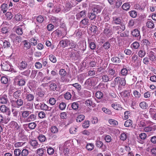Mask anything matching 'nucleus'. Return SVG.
<instances>
[{
  "label": "nucleus",
  "mask_w": 156,
  "mask_h": 156,
  "mask_svg": "<svg viewBox=\"0 0 156 156\" xmlns=\"http://www.w3.org/2000/svg\"><path fill=\"white\" fill-rule=\"evenodd\" d=\"M0 65L2 69L3 70L10 71L12 73H16L17 72L15 69L12 68V66L11 63L8 61H2Z\"/></svg>",
  "instance_id": "obj_1"
},
{
  "label": "nucleus",
  "mask_w": 156,
  "mask_h": 156,
  "mask_svg": "<svg viewBox=\"0 0 156 156\" xmlns=\"http://www.w3.org/2000/svg\"><path fill=\"white\" fill-rule=\"evenodd\" d=\"M115 82H119L118 87L120 88L122 87H124L126 84V81L125 78H120V77H117L114 79Z\"/></svg>",
  "instance_id": "obj_2"
},
{
  "label": "nucleus",
  "mask_w": 156,
  "mask_h": 156,
  "mask_svg": "<svg viewBox=\"0 0 156 156\" xmlns=\"http://www.w3.org/2000/svg\"><path fill=\"white\" fill-rule=\"evenodd\" d=\"M23 100L19 98L13 100L12 105L14 107L19 108L23 105Z\"/></svg>",
  "instance_id": "obj_3"
},
{
  "label": "nucleus",
  "mask_w": 156,
  "mask_h": 156,
  "mask_svg": "<svg viewBox=\"0 0 156 156\" xmlns=\"http://www.w3.org/2000/svg\"><path fill=\"white\" fill-rule=\"evenodd\" d=\"M111 27V25L108 23H106L105 24L103 33L107 36H108L112 34Z\"/></svg>",
  "instance_id": "obj_4"
},
{
  "label": "nucleus",
  "mask_w": 156,
  "mask_h": 156,
  "mask_svg": "<svg viewBox=\"0 0 156 156\" xmlns=\"http://www.w3.org/2000/svg\"><path fill=\"white\" fill-rule=\"evenodd\" d=\"M36 106L38 107L39 108H40L42 110L45 111H50L52 108L51 107L48 106L43 102L37 104Z\"/></svg>",
  "instance_id": "obj_5"
},
{
  "label": "nucleus",
  "mask_w": 156,
  "mask_h": 156,
  "mask_svg": "<svg viewBox=\"0 0 156 156\" xmlns=\"http://www.w3.org/2000/svg\"><path fill=\"white\" fill-rule=\"evenodd\" d=\"M21 76L19 75L16 76L15 79V80L17 82V84L19 86H22L25 84V82L23 78H21Z\"/></svg>",
  "instance_id": "obj_6"
},
{
  "label": "nucleus",
  "mask_w": 156,
  "mask_h": 156,
  "mask_svg": "<svg viewBox=\"0 0 156 156\" xmlns=\"http://www.w3.org/2000/svg\"><path fill=\"white\" fill-rule=\"evenodd\" d=\"M0 111L3 113H5L8 115H10L11 112L9 109L5 105H2L0 106Z\"/></svg>",
  "instance_id": "obj_7"
},
{
  "label": "nucleus",
  "mask_w": 156,
  "mask_h": 156,
  "mask_svg": "<svg viewBox=\"0 0 156 156\" xmlns=\"http://www.w3.org/2000/svg\"><path fill=\"white\" fill-rule=\"evenodd\" d=\"M131 33L133 37L136 38L137 40H140V35L139 30L137 29H135L131 32Z\"/></svg>",
  "instance_id": "obj_8"
},
{
  "label": "nucleus",
  "mask_w": 156,
  "mask_h": 156,
  "mask_svg": "<svg viewBox=\"0 0 156 156\" xmlns=\"http://www.w3.org/2000/svg\"><path fill=\"white\" fill-rule=\"evenodd\" d=\"M44 91L41 89H38L37 90V95L38 97L36 98V100L39 101L40 99L44 97Z\"/></svg>",
  "instance_id": "obj_9"
},
{
  "label": "nucleus",
  "mask_w": 156,
  "mask_h": 156,
  "mask_svg": "<svg viewBox=\"0 0 156 156\" xmlns=\"http://www.w3.org/2000/svg\"><path fill=\"white\" fill-rule=\"evenodd\" d=\"M73 6V5L72 4L71 2H67L63 6L64 9L63 11L64 12H66L69 11Z\"/></svg>",
  "instance_id": "obj_10"
},
{
  "label": "nucleus",
  "mask_w": 156,
  "mask_h": 156,
  "mask_svg": "<svg viewBox=\"0 0 156 156\" xmlns=\"http://www.w3.org/2000/svg\"><path fill=\"white\" fill-rule=\"evenodd\" d=\"M86 15V11L83 10L76 15V19L78 20H80L81 18H85Z\"/></svg>",
  "instance_id": "obj_11"
},
{
  "label": "nucleus",
  "mask_w": 156,
  "mask_h": 156,
  "mask_svg": "<svg viewBox=\"0 0 156 156\" xmlns=\"http://www.w3.org/2000/svg\"><path fill=\"white\" fill-rule=\"evenodd\" d=\"M80 26L82 27H84L89 25V20L86 18H84L82 20L80 23Z\"/></svg>",
  "instance_id": "obj_12"
},
{
  "label": "nucleus",
  "mask_w": 156,
  "mask_h": 156,
  "mask_svg": "<svg viewBox=\"0 0 156 156\" xmlns=\"http://www.w3.org/2000/svg\"><path fill=\"white\" fill-rule=\"evenodd\" d=\"M25 29L24 25L23 24L20 25L17 27L16 30V33L19 35H22L23 33V30Z\"/></svg>",
  "instance_id": "obj_13"
},
{
  "label": "nucleus",
  "mask_w": 156,
  "mask_h": 156,
  "mask_svg": "<svg viewBox=\"0 0 156 156\" xmlns=\"http://www.w3.org/2000/svg\"><path fill=\"white\" fill-rule=\"evenodd\" d=\"M9 102L7 96L6 95H3L0 97V103L2 104H7Z\"/></svg>",
  "instance_id": "obj_14"
},
{
  "label": "nucleus",
  "mask_w": 156,
  "mask_h": 156,
  "mask_svg": "<svg viewBox=\"0 0 156 156\" xmlns=\"http://www.w3.org/2000/svg\"><path fill=\"white\" fill-rule=\"evenodd\" d=\"M114 76H110L108 75H103L101 79L102 80V81L105 82H107L109 81H111L112 80Z\"/></svg>",
  "instance_id": "obj_15"
},
{
  "label": "nucleus",
  "mask_w": 156,
  "mask_h": 156,
  "mask_svg": "<svg viewBox=\"0 0 156 156\" xmlns=\"http://www.w3.org/2000/svg\"><path fill=\"white\" fill-rule=\"evenodd\" d=\"M64 32L63 34L62 33V32L60 30H55L54 32L55 33L56 36L58 37H61V36H63L66 35L67 33L66 29L65 27L64 28Z\"/></svg>",
  "instance_id": "obj_16"
},
{
  "label": "nucleus",
  "mask_w": 156,
  "mask_h": 156,
  "mask_svg": "<svg viewBox=\"0 0 156 156\" xmlns=\"http://www.w3.org/2000/svg\"><path fill=\"white\" fill-rule=\"evenodd\" d=\"M115 68H112L109 67L108 69V75L112 76H115L116 73L115 71Z\"/></svg>",
  "instance_id": "obj_17"
},
{
  "label": "nucleus",
  "mask_w": 156,
  "mask_h": 156,
  "mask_svg": "<svg viewBox=\"0 0 156 156\" xmlns=\"http://www.w3.org/2000/svg\"><path fill=\"white\" fill-rule=\"evenodd\" d=\"M7 23L6 22H3L2 25V27L1 29V32L3 34H6L8 31V27L6 26L8 25Z\"/></svg>",
  "instance_id": "obj_18"
},
{
  "label": "nucleus",
  "mask_w": 156,
  "mask_h": 156,
  "mask_svg": "<svg viewBox=\"0 0 156 156\" xmlns=\"http://www.w3.org/2000/svg\"><path fill=\"white\" fill-rule=\"evenodd\" d=\"M10 37L14 41L17 42L18 43L20 42L22 40L21 37L18 36L15 34H12Z\"/></svg>",
  "instance_id": "obj_19"
},
{
  "label": "nucleus",
  "mask_w": 156,
  "mask_h": 156,
  "mask_svg": "<svg viewBox=\"0 0 156 156\" xmlns=\"http://www.w3.org/2000/svg\"><path fill=\"white\" fill-rule=\"evenodd\" d=\"M51 21L55 26H57L60 23V19L55 16H52L51 18Z\"/></svg>",
  "instance_id": "obj_20"
},
{
  "label": "nucleus",
  "mask_w": 156,
  "mask_h": 156,
  "mask_svg": "<svg viewBox=\"0 0 156 156\" xmlns=\"http://www.w3.org/2000/svg\"><path fill=\"white\" fill-rule=\"evenodd\" d=\"M3 43L2 47L4 48L7 49L11 46L10 43L8 40H3L2 41Z\"/></svg>",
  "instance_id": "obj_21"
},
{
  "label": "nucleus",
  "mask_w": 156,
  "mask_h": 156,
  "mask_svg": "<svg viewBox=\"0 0 156 156\" xmlns=\"http://www.w3.org/2000/svg\"><path fill=\"white\" fill-rule=\"evenodd\" d=\"M69 40L65 39L61 41L59 44L63 48L68 46L69 44Z\"/></svg>",
  "instance_id": "obj_22"
},
{
  "label": "nucleus",
  "mask_w": 156,
  "mask_h": 156,
  "mask_svg": "<svg viewBox=\"0 0 156 156\" xmlns=\"http://www.w3.org/2000/svg\"><path fill=\"white\" fill-rule=\"evenodd\" d=\"M156 129V126H148L145 127L144 129V131L145 132H148L151 131H155Z\"/></svg>",
  "instance_id": "obj_23"
},
{
  "label": "nucleus",
  "mask_w": 156,
  "mask_h": 156,
  "mask_svg": "<svg viewBox=\"0 0 156 156\" xmlns=\"http://www.w3.org/2000/svg\"><path fill=\"white\" fill-rule=\"evenodd\" d=\"M91 11L97 15L98 13H100L101 11L100 7L98 5H95Z\"/></svg>",
  "instance_id": "obj_24"
},
{
  "label": "nucleus",
  "mask_w": 156,
  "mask_h": 156,
  "mask_svg": "<svg viewBox=\"0 0 156 156\" xmlns=\"http://www.w3.org/2000/svg\"><path fill=\"white\" fill-rule=\"evenodd\" d=\"M22 43L23 44V48L25 50H27L30 48V44L28 41L24 40Z\"/></svg>",
  "instance_id": "obj_25"
},
{
  "label": "nucleus",
  "mask_w": 156,
  "mask_h": 156,
  "mask_svg": "<svg viewBox=\"0 0 156 156\" xmlns=\"http://www.w3.org/2000/svg\"><path fill=\"white\" fill-rule=\"evenodd\" d=\"M49 83H50L49 85V89L53 91L56 90L57 88V84L52 82L51 81Z\"/></svg>",
  "instance_id": "obj_26"
},
{
  "label": "nucleus",
  "mask_w": 156,
  "mask_h": 156,
  "mask_svg": "<svg viewBox=\"0 0 156 156\" xmlns=\"http://www.w3.org/2000/svg\"><path fill=\"white\" fill-rule=\"evenodd\" d=\"M149 59L151 61L153 62L156 61V57L155 54L152 51H150L148 55Z\"/></svg>",
  "instance_id": "obj_27"
},
{
  "label": "nucleus",
  "mask_w": 156,
  "mask_h": 156,
  "mask_svg": "<svg viewBox=\"0 0 156 156\" xmlns=\"http://www.w3.org/2000/svg\"><path fill=\"white\" fill-rule=\"evenodd\" d=\"M36 119V116L34 114H30L26 119V121L27 122H30L33 121Z\"/></svg>",
  "instance_id": "obj_28"
},
{
  "label": "nucleus",
  "mask_w": 156,
  "mask_h": 156,
  "mask_svg": "<svg viewBox=\"0 0 156 156\" xmlns=\"http://www.w3.org/2000/svg\"><path fill=\"white\" fill-rule=\"evenodd\" d=\"M97 15L91 11L89 12L87 14V16L90 20H94L96 18Z\"/></svg>",
  "instance_id": "obj_29"
},
{
  "label": "nucleus",
  "mask_w": 156,
  "mask_h": 156,
  "mask_svg": "<svg viewBox=\"0 0 156 156\" xmlns=\"http://www.w3.org/2000/svg\"><path fill=\"white\" fill-rule=\"evenodd\" d=\"M29 143L34 148H37L39 147L40 145L38 144V142L35 140H31Z\"/></svg>",
  "instance_id": "obj_30"
},
{
  "label": "nucleus",
  "mask_w": 156,
  "mask_h": 156,
  "mask_svg": "<svg viewBox=\"0 0 156 156\" xmlns=\"http://www.w3.org/2000/svg\"><path fill=\"white\" fill-rule=\"evenodd\" d=\"M78 44H79V46L78 48L79 49L81 50L82 52L83 53L86 49V44L85 43L82 42L79 43Z\"/></svg>",
  "instance_id": "obj_31"
},
{
  "label": "nucleus",
  "mask_w": 156,
  "mask_h": 156,
  "mask_svg": "<svg viewBox=\"0 0 156 156\" xmlns=\"http://www.w3.org/2000/svg\"><path fill=\"white\" fill-rule=\"evenodd\" d=\"M26 99L28 101H32L34 98V95L30 94H27L25 95Z\"/></svg>",
  "instance_id": "obj_32"
},
{
  "label": "nucleus",
  "mask_w": 156,
  "mask_h": 156,
  "mask_svg": "<svg viewBox=\"0 0 156 156\" xmlns=\"http://www.w3.org/2000/svg\"><path fill=\"white\" fill-rule=\"evenodd\" d=\"M48 139L52 140H55L58 138V136L55 134L49 133L48 134Z\"/></svg>",
  "instance_id": "obj_33"
},
{
  "label": "nucleus",
  "mask_w": 156,
  "mask_h": 156,
  "mask_svg": "<svg viewBox=\"0 0 156 156\" xmlns=\"http://www.w3.org/2000/svg\"><path fill=\"white\" fill-rule=\"evenodd\" d=\"M21 113L22 117L24 119H26L31 112L28 111H25L22 112Z\"/></svg>",
  "instance_id": "obj_34"
},
{
  "label": "nucleus",
  "mask_w": 156,
  "mask_h": 156,
  "mask_svg": "<svg viewBox=\"0 0 156 156\" xmlns=\"http://www.w3.org/2000/svg\"><path fill=\"white\" fill-rule=\"evenodd\" d=\"M46 151L45 149L43 148L38 149L37 151L36 154L38 155L42 156Z\"/></svg>",
  "instance_id": "obj_35"
},
{
  "label": "nucleus",
  "mask_w": 156,
  "mask_h": 156,
  "mask_svg": "<svg viewBox=\"0 0 156 156\" xmlns=\"http://www.w3.org/2000/svg\"><path fill=\"white\" fill-rule=\"evenodd\" d=\"M114 2L115 4V7L118 9L122 4V0H114Z\"/></svg>",
  "instance_id": "obj_36"
},
{
  "label": "nucleus",
  "mask_w": 156,
  "mask_h": 156,
  "mask_svg": "<svg viewBox=\"0 0 156 156\" xmlns=\"http://www.w3.org/2000/svg\"><path fill=\"white\" fill-rule=\"evenodd\" d=\"M146 25L148 27L150 28H153L154 27V24L151 20H148L147 22Z\"/></svg>",
  "instance_id": "obj_37"
},
{
  "label": "nucleus",
  "mask_w": 156,
  "mask_h": 156,
  "mask_svg": "<svg viewBox=\"0 0 156 156\" xmlns=\"http://www.w3.org/2000/svg\"><path fill=\"white\" fill-rule=\"evenodd\" d=\"M1 10L4 13H5L7 12L8 9V5L5 3H3L0 7Z\"/></svg>",
  "instance_id": "obj_38"
},
{
  "label": "nucleus",
  "mask_w": 156,
  "mask_h": 156,
  "mask_svg": "<svg viewBox=\"0 0 156 156\" xmlns=\"http://www.w3.org/2000/svg\"><path fill=\"white\" fill-rule=\"evenodd\" d=\"M112 22L116 24H120L121 23V20L119 17H115L113 18Z\"/></svg>",
  "instance_id": "obj_39"
},
{
  "label": "nucleus",
  "mask_w": 156,
  "mask_h": 156,
  "mask_svg": "<svg viewBox=\"0 0 156 156\" xmlns=\"http://www.w3.org/2000/svg\"><path fill=\"white\" fill-rule=\"evenodd\" d=\"M120 73L122 76L127 75L128 73V70L126 69V66H123V68L121 70Z\"/></svg>",
  "instance_id": "obj_40"
},
{
  "label": "nucleus",
  "mask_w": 156,
  "mask_h": 156,
  "mask_svg": "<svg viewBox=\"0 0 156 156\" xmlns=\"http://www.w3.org/2000/svg\"><path fill=\"white\" fill-rule=\"evenodd\" d=\"M130 7V4L128 2H126L122 5V9L128 11L129 10Z\"/></svg>",
  "instance_id": "obj_41"
},
{
  "label": "nucleus",
  "mask_w": 156,
  "mask_h": 156,
  "mask_svg": "<svg viewBox=\"0 0 156 156\" xmlns=\"http://www.w3.org/2000/svg\"><path fill=\"white\" fill-rule=\"evenodd\" d=\"M140 107L143 109H145L147 108L148 105L147 104L145 101L141 102L139 104Z\"/></svg>",
  "instance_id": "obj_42"
},
{
  "label": "nucleus",
  "mask_w": 156,
  "mask_h": 156,
  "mask_svg": "<svg viewBox=\"0 0 156 156\" xmlns=\"http://www.w3.org/2000/svg\"><path fill=\"white\" fill-rule=\"evenodd\" d=\"M111 60L113 63H119L121 62V60L120 58L117 56H115L112 58Z\"/></svg>",
  "instance_id": "obj_43"
},
{
  "label": "nucleus",
  "mask_w": 156,
  "mask_h": 156,
  "mask_svg": "<svg viewBox=\"0 0 156 156\" xmlns=\"http://www.w3.org/2000/svg\"><path fill=\"white\" fill-rule=\"evenodd\" d=\"M108 122L111 126H115L118 125V122L113 119H110L109 120Z\"/></svg>",
  "instance_id": "obj_44"
},
{
  "label": "nucleus",
  "mask_w": 156,
  "mask_h": 156,
  "mask_svg": "<svg viewBox=\"0 0 156 156\" xmlns=\"http://www.w3.org/2000/svg\"><path fill=\"white\" fill-rule=\"evenodd\" d=\"M71 106L73 110H76L79 108V103L77 102L73 103L71 104Z\"/></svg>",
  "instance_id": "obj_45"
},
{
  "label": "nucleus",
  "mask_w": 156,
  "mask_h": 156,
  "mask_svg": "<svg viewBox=\"0 0 156 156\" xmlns=\"http://www.w3.org/2000/svg\"><path fill=\"white\" fill-rule=\"evenodd\" d=\"M96 145L99 148H101V147H105V145L103 144V143L102 141L99 140H97L96 141Z\"/></svg>",
  "instance_id": "obj_46"
},
{
  "label": "nucleus",
  "mask_w": 156,
  "mask_h": 156,
  "mask_svg": "<svg viewBox=\"0 0 156 156\" xmlns=\"http://www.w3.org/2000/svg\"><path fill=\"white\" fill-rule=\"evenodd\" d=\"M76 44L75 42L71 40H69L68 46H69L70 48H76Z\"/></svg>",
  "instance_id": "obj_47"
},
{
  "label": "nucleus",
  "mask_w": 156,
  "mask_h": 156,
  "mask_svg": "<svg viewBox=\"0 0 156 156\" xmlns=\"http://www.w3.org/2000/svg\"><path fill=\"white\" fill-rule=\"evenodd\" d=\"M98 29L97 26L94 25H92L90 28L91 31L94 34H98Z\"/></svg>",
  "instance_id": "obj_48"
},
{
  "label": "nucleus",
  "mask_w": 156,
  "mask_h": 156,
  "mask_svg": "<svg viewBox=\"0 0 156 156\" xmlns=\"http://www.w3.org/2000/svg\"><path fill=\"white\" fill-rule=\"evenodd\" d=\"M38 23H41L44 20V18L41 16L40 15L37 17H35Z\"/></svg>",
  "instance_id": "obj_49"
},
{
  "label": "nucleus",
  "mask_w": 156,
  "mask_h": 156,
  "mask_svg": "<svg viewBox=\"0 0 156 156\" xmlns=\"http://www.w3.org/2000/svg\"><path fill=\"white\" fill-rule=\"evenodd\" d=\"M88 43L89 44V46L90 48L92 50L94 49L96 47L95 44L94 42L91 41L90 40H89L88 39Z\"/></svg>",
  "instance_id": "obj_50"
},
{
  "label": "nucleus",
  "mask_w": 156,
  "mask_h": 156,
  "mask_svg": "<svg viewBox=\"0 0 156 156\" xmlns=\"http://www.w3.org/2000/svg\"><path fill=\"white\" fill-rule=\"evenodd\" d=\"M39 141L41 142H44L46 141V139L45 136L43 134L40 135L38 137Z\"/></svg>",
  "instance_id": "obj_51"
},
{
  "label": "nucleus",
  "mask_w": 156,
  "mask_h": 156,
  "mask_svg": "<svg viewBox=\"0 0 156 156\" xmlns=\"http://www.w3.org/2000/svg\"><path fill=\"white\" fill-rule=\"evenodd\" d=\"M127 137V133H122L120 136V139L123 141L126 140Z\"/></svg>",
  "instance_id": "obj_52"
},
{
  "label": "nucleus",
  "mask_w": 156,
  "mask_h": 156,
  "mask_svg": "<svg viewBox=\"0 0 156 156\" xmlns=\"http://www.w3.org/2000/svg\"><path fill=\"white\" fill-rule=\"evenodd\" d=\"M146 52L144 50L141 49L139 50L138 52V55L139 57L143 58L145 55Z\"/></svg>",
  "instance_id": "obj_53"
},
{
  "label": "nucleus",
  "mask_w": 156,
  "mask_h": 156,
  "mask_svg": "<svg viewBox=\"0 0 156 156\" xmlns=\"http://www.w3.org/2000/svg\"><path fill=\"white\" fill-rule=\"evenodd\" d=\"M21 152V156H27L29 153V151L26 149H23Z\"/></svg>",
  "instance_id": "obj_54"
},
{
  "label": "nucleus",
  "mask_w": 156,
  "mask_h": 156,
  "mask_svg": "<svg viewBox=\"0 0 156 156\" xmlns=\"http://www.w3.org/2000/svg\"><path fill=\"white\" fill-rule=\"evenodd\" d=\"M87 149L89 151H91L94 149V145L91 143L87 144L86 146Z\"/></svg>",
  "instance_id": "obj_55"
},
{
  "label": "nucleus",
  "mask_w": 156,
  "mask_h": 156,
  "mask_svg": "<svg viewBox=\"0 0 156 156\" xmlns=\"http://www.w3.org/2000/svg\"><path fill=\"white\" fill-rule=\"evenodd\" d=\"M46 147L47 148V153L48 154L52 155L54 153V150L52 147Z\"/></svg>",
  "instance_id": "obj_56"
},
{
  "label": "nucleus",
  "mask_w": 156,
  "mask_h": 156,
  "mask_svg": "<svg viewBox=\"0 0 156 156\" xmlns=\"http://www.w3.org/2000/svg\"><path fill=\"white\" fill-rule=\"evenodd\" d=\"M85 118V116L83 115H79L76 118V121L77 122H80L83 121Z\"/></svg>",
  "instance_id": "obj_57"
},
{
  "label": "nucleus",
  "mask_w": 156,
  "mask_h": 156,
  "mask_svg": "<svg viewBox=\"0 0 156 156\" xmlns=\"http://www.w3.org/2000/svg\"><path fill=\"white\" fill-rule=\"evenodd\" d=\"M12 112L13 117L15 118H16L18 113H19V111L15 109H12Z\"/></svg>",
  "instance_id": "obj_58"
},
{
  "label": "nucleus",
  "mask_w": 156,
  "mask_h": 156,
  "mask_svg": "<svg viewBox=\"0 0 156 156\" xmlns=\"http://www.w3.org/2000/svg\"><path fill=\"white\" fill-rule=\"evenodd\" d=\"M49 58L50 60L54 63L56 62L57 60L56 57L53 55H50L49 56Z\"/></svg>",
  "instance_id": "obj_59"
},
{
  "label": "nucleus",
  "mask_w": 156,
  "mask_h": 156,
  "mask_svg": "<svg viewBox=\"0 0 156 156\" xmlns=\"http://www.w3.org/2000/svg\"><path fill=\"white\" fill-rule=\"evenodd\" d=\"M130 16L133 18L136 17L137 15V13L136 11L135 10H131L129 12Z\"/></svg>",
  "instance_id": "obj_60"
},
{
  "label": "nucleus",
  "mask_w": 156,
  "mask_h": 156,
  "mask_svg": "<svg viewBox=\"0 0 156 156\" xmlns=\"http://www.w3.org/2000/svg\"><path fill=\"white\" fill-rule=\"evenodd\" d=\"M133 94L134 97L136 98L139 99L140 97V94L137 90H134L133 91Z\"/></svg>",
  "instance_id": "obj_61"
},
{
  "label": "nucleus",
  "mask_w": 156,
  "mask_h": 156,
  "mask_svg": "<svg viewBox=\"0 0 156 156\" xmlns=\"http://www.w3.org/2000/svg\"><path fill=\"white\" fill-rule=\"evenodd\" d=\"M95 96L96 98L99 99H101L102 98L103 96V93L100 91L96 92L95 94Z\"/></svg>",
  "instance_id": "obj_62"
},
{
  "label": "nucleus",
  "mask_w": 156,
  "mask_h": 156,
  "mask_svg": "<svg viewBox=\"0 0 156 156\" xmlns=\"http://www.w3.org/2000/svg\"><path fill=\"white\" fill-rule=\"evenodd\" d=\"M74 34L78 37H80L82 35L81 31L79 29L76 30Z\"/></svg>",
  "instance_id": "obj_63"
},
{
  "label": "nucleus",
  "mask_w": 156,
  "mask_h": 156,
  "mask_svg": "<svg viewBox=\"0 0 156 156\" xmlns=\"http://www.w3.org/2000/svg\"><path fill=\"white\" fill-rule=\"evenodd\" d=\"M21 150L20 149H16L14 151V153L16 156H20L21 155Z\"/></svg>",
  "instance_id": "obj_64"
}]
</instances>
